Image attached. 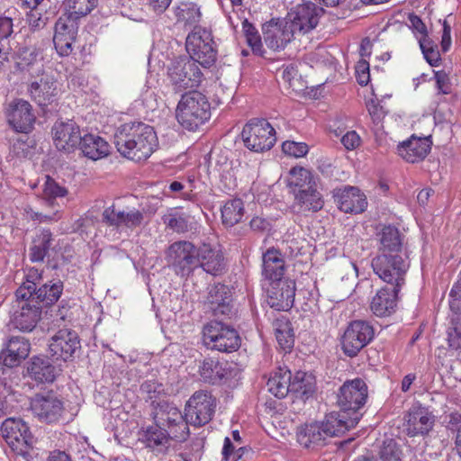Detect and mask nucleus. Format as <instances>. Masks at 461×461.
<instances>
[{
	"label": "nucleus",
	"instance_id": "f257e3e1",
	"mask_svg": "<svg viewBox=\"0 0 461 461\" xmlns=\"http://www.w3.org/2000/svg\"><path fill=\"white\" fill-rule=\"evenodd\" d=\"M113 139L118 152L135 162L148 159L158 145L153 127L141 122L122 124Z\"/></svg>",
	"mask_w": 461,
	"mask_h": 461
},
{
	"label": "nucleus",
	"instance_id": "f03ea898",
	"mask_svg": "<svg viewBox=\"0 0 461 461\" xmlns=\"http://www.w3.org/2000/svg\"><path fill=\"white\" fill-rule=\"evenodd\" d=\"M211 117V104L207 97L198 91L182 95L176 109L179 124L188 131H195Z\"/></svg>",
	"mask_w": 461,
	"mask_h": 461
},
{
	"label": "nucleus",
	"instance_id": "7ed1b4c3",
	"mask_svg": "<svg viewBox=\"0 0 461 461\" xmlns=\"http://www.w3.org/2000/svg\"><path fill=\"white\" fill-rule=\"evenodd\" d=\"M196 60L186 56L172 60L167 68V77L176 93L200 86L203 74Z\"/></svg>",
	"mask_w": 461,
	"mask_h": 461
},
{
	"label": "nucleus",
	"instance_id": "20e7f679",
	"mask_svg": "<svg viewBox=\"0 0 461 461\" xmlns=\"http://www.w3.org/2000/svg\"><path fill=\"white\" fill-rule=\"evenodd\" d=\"M152 416L155 423L169 430V435L175 440L185 441L188 438L189 428L185 414L183 415L174 403L167 401L153 402Z\"/></svg>",
	"mask_w": 461,
	"mask_h": 461
},
{
	"label": "nucleus",
	"instance_id": "39448f33",
	"mask_svg": "<svg viewBox=\"0 0 461 461\" xmlns=\"http://www.w3.org/2000/svg\"><path fill=\"white\" fill-rule=\"evenodd\" d=\"M203 340L206 348L221 352H233L240 346L238 331L221 321H211L204 325Z\"/></svg>",
	"mask_w": 461,
	"mask_h": 461
},
{
	"label": "nucleus",
	"instance_id": "423d86ee",
	"mask_svg": "<svg viewBox=\"0 0 461 461\" xmlns=\"http://www.w3.org/2000/svg\"><path fill=\"white\" fill-rule=\"evenodd\" d=\"M244 145L252 151L269 150L276 141V131L266 119L253 118L241 132Z\"/></svg>",
	"mask_w": 461,
	"mask_h": 461
},
{
	"label": "nucleus",
	"instance_id": "0eeeda50",
	"mask_svg": "<svg viewBox=\"0 0 461 461\" xmlns=\"http://www.w3.org/2000/svg\"><path fill=\"white\" fill-rule=\"evenodd\" d=\"M185 48L189 58L203 67H210L216 60L217 51L213 47L212 33L201 26H194L187 35Z\"/></svg>",
	"mask_w": 461,
	"mask_h": 461
},
{
	"label": "nucleus",
	"instance_id": "6e6552de",
	"mask_svg": "<svg viewBox=\"0 0 461 461\" xmlns=\"http://www.w3.org/2000/svg\"><path fill=\"white\" fill-rule=\"evenodd\" d=\"M374 272L391 285L401 287L409 263L402 254H378L372 260Z\"/></svg>",
	"mask_w": 461,
	"mask_h": 461
},
{
	"label": "nucleus",
	"instance_id": "1a4fd4ad",
	"mask_svg": "<svg viewBox=\"0 0 461 461\" xmlns=\"http://www.w3.org/2000/svg\"><path fill=\"white\" fill-rule=\"evenodd\" d=\"M374 338L375 330L368 321H353L348 323L341 337V349L346 356L354 357L357 356Z\"/></svg>",
	"mask_w": 461,
	"mask_h": 461
},
{
	"label": "nucleus",
	"instance_id": "9d476101",
	"mask_svg": "<svg viewBox=\"0 0 461 461\" xmlns=\"http://www.w3.org/2000/svg\"><path fill=\"white\" fill-rule=\"evenodd\" d=\"M368 397L367 385L361 378L346 381L339 388L337 403L339 407L350 416L360 414Z\"/></svg>",
	"mask_w": 461,
	"mask_h": 461
},
{
	"label": "nucleus",
	"instance_id": "9b49d317",
	"mask_svg": "<svg viewBox=\"0 0 461 461\" xmlns=\"http://www.w3.org/2000/svg\"><path fill=\"white\" fill-rule=\"evenodd\" d=\"M216 408V399L207 391L195 392L185 404L187 423L201 427L212 418Z\"/></svg>",
	"mask_w": 461,
	"mask_h": 461
},
{
	"label": "nucleus",
	"instance_id": "f8f14e48",
	"mask_svg": "<svg viewBox=\"0 0 461 461\" xmlns=\"http://www.w3.org/2000/svg\"><path fill=\"white\" fill-rule=\"evenodd\" d=\"M197 257L198 248L186 240L172 243L167 252L168 263L182 276L189 275L198 267Z\"/></svg>",
	"mask_w": 461,
	"mask_h": 461
},
{
	"label": "nucleus",
	"instance_id": "ddd939ff",
	"mask_svg": "<svg viewBox=\"0 0 461 461\" xmlns=\"http://www.w3.org/2000/svg\"><path fill=\"white\" fill-rule=\"evenodd\" d=\"M32 414L41 422H59L65 411L63 401L54 393H38L31 400Z\"/></svg>",
	"mask_w": 461,
	"mask_h": 461
},
{
	"label": "nucleus",
	"instance_id": "4468645a",
	"mask_svg": "<svg viewBox=\"0 0 461 461\" xmlns=\"http://www.w3.org/2000/svg\"><path fill=\"white\" fill-rule=\"evenodd\" d=\"M323 14L324 10L321 7L312 2H306L293 7L285 19L294 33L305 34L318 25Z\"/></svg>",
	"mask_w": 461,
	"mask_h": 461
},
{
	"label": "nucleus",
	"instance_id": "2eb2a0df",
	"mask_svg": "<svg viewBox=\"0 0 461 461\" xmlns=\"http://www.w3.org/2000/svg\"><path fill=\"white\" fill-rule=\"evenodd\" d=\"M8 124L16 131L29 133L34 128L36 115L32 104L23 99L10 102L5 112Z\"/></svg>",
	"mask_w": 461,
	"mask_h": 461
},
{
	"label": "nucleus",
	"instance_id": "dca6fc26",
	"mask_svg": "<svg viewBox=\"0 0 461 461\" xmlns=\"http://www.w3.org/2000/svg\"><path fill=\"white\" fill-rule=\"evenodd\" d=\"M78 22L79 19L66 12L56 22L53 42L60 56H68L72 52V44L78 31Z\"/></svg>",
	"mask_w": 461,
	"mask_h": 461
},
{
	"label": "nucleus",
	"instance_id": "f3484780",
	"mask_svg": "<svg viewBox=\"0 0 461 461\" xmlns=\"http://www.w3.org/2000/svg\"><path fill=\"white\" fill-rule=\"evenodd\" d=\"M208 309L216 318L230 319L235 314L231 289L223 284H216L208 289Z\"/></svg>",
	"mask_w": 461,
	"mask_h": 461
},
{
	"label": "nucleus",
	"instance_id": "a211bd4d",
	"mask_svg": "<svg viewBox=\"0 0 461 461\" xmlns=\"http://www.w3.org/2000/svg\"><path fill=\"white\" fill-rule=\"evenodd\" d=\"M49 348L51 356L56 359L71 360L80 349L78 335L68 329L59 330L52 336Z\"/></svg>",
	"mask_w": 461,
	"mask_h": 461
},
{
	"label": "nucleus",
	"instance_id": "6ab92c4d",
	"mask_svg": "<svg viewBox=\"0 0 461 461\" xmlns=\"http://www.w3.org/2000/svg\"><path fill=\"white\" fill-rule=\"evenodd\" d=\"M262 30L266 45L275 51L284 50L295 34L285 19H272Z\"/></svg>",
	"mask_w": 461,
	"mask_h": 461
},
{
	"label": "nucleus",
	"instance_id": "aec40b11",
	"mask_svg": "<svg viewBox=\"0 0 461 461\" xmlns=\"http://www.w3.org/2000/svg\"><path fill=\"white\" fill-rule=\"evenodd\" d=\"M51 132L56 148L68 153L74 151L82 139L79 126L71 120L57 121Z\"/></svg>",
	"mask_w": 461,
	"mask_h": 461
},
{
	"label": "nucleus",
	"instance_id": "412c9836",
	"mask_svg": "<svg viewBox=\"0 0 461 461\" xmlns=\"http://www.w3.org/2000/svg\"><path fill=\"white\" fill-rule=\"evenodd\" d=\"M59 92L58 83L54 77L45 73L32 80L28 86L31 98L42 107L55 102Z\"/></svg>",
	"mask_w": 461,
	"mask_h": 461
},
{
	"label": "nucleus",
	"instance_id": "4be33fe9",
	"mask_svg": "<svg viewBox=\"0 0 461 461\" xmlns=\"http://www.w3.org/2000/svg\"><path fill=\"white\" fill-rule=\"evenodd\" d=\"M272 283V287L268 290V304L277 311L290 310L294 302L295 282L282 279Z\"/></svg>",
	"mask_w": 461,
	"mask_h": 461
},
{
	"label": "nucleus",
	"instance_id": "5701e85b",
	"mask_svg": "<svg viewBox=\"0 0 461 461\" xmlns=\"http://www.w3.org/2000/svg\"><path fill=\"white\" fill-rule=\"evenodd\" d=\"M103 222L108 226L134 230L144 221V213L137 209L129 211L117 210L114 205L105 208L102 214Z\"/></svg>",
	"mask_w": 461,
	"mask_h": 461
},
{
	"label": "nucleus",
	"instance_id": "b1692460",
	"mask_svg": "<svg viewBox=\"0 0 461 461\" xmlns=\"http://www.w3.org/2000/svg\"><path fill=\"white\" fill-rule=\"evenodd\" d=\"M404 429L408 436L427 434L434 425V416L421 405H413L404 417Z\"/></svg>",
	"mask_w": 461,
	"mask_h": 461
},
{
	"label": "nucleus",
	"instance_id": "393cba45",
	"mask_svg": "<svg viewBox=\"0 0 461 461\" xmlns=\"http://www.w3.org/2000/svg\"><path fill=\"white\" fill-rule=\"evenodd\" d=\"M21 300L24 301V303L14 313L10 323L23 332H31L41 319V306L31 301V298Z\"/></svg>",
	"mask_w": 461,
	"mask_h": 461
},
{
	"label": "nucleus",
	"instance_id": "a878e982",
	"mask_svg": "<svg viewBox=\"0 0 461 461\" xmlns=\"http://www.w3.org/2000/svg\"><path fill=\"white\" fill-rule=\"evenodd\" d=\"M31 349L28 339L23 336H13L5 343L0 352V363L7 367L20 365L25 359Z\"/></svg>",
	"mask_w": 461,
	"mask_h": 461
},
{
	"label": "nucleus",
	"instance_id": "bb28decb",
	"mask_svg": "<svg viewBox=\"0 0 461 461\" xmlns=\"http://www.w3.org/2000/svg\"><path fill=\"white\" fill-rule=\"evenodd\" d=\"M334 198L339 209L345 213H360L367 206L366 195L355 186H347L344 189L335 190Z\"/></svg>",
	"mask_w": 461,
	"mask_h": 461
},
{
	"label": "nucleus",
	"instance_id": "cd10ccee",
	"mask_svg": "<svg viewBox=\"0 0 461 461\" xmlns=\"http://www.w3.org/2000/svg\"><path fill=\"white\" fill-rule=\"evenodd\" d=\"M361 416V414L350 416L340 409L339 411H331L326 414L321 423L327 436L331 438L344 434L346 431L354 428L360 420Z\"/></svg>",
	"mask_w": 461,
	"mask_h": 461
},
{
	"label": "nucleus",
	"instance_id": "c85d7f7f",
	"mask_svg": "<svg viewBox=\"0 0 461 461\" xmlns=\"http://www.w3.org/2000/svg\"><path fill=\"white\" fill-rule=\"evenodd\" d=\"M231 364L227 360L205 357L199 366L202 379L212 384H221L231 376Z\"/></svg>",
	"mask_w": 461,
	"mask_h": 461
},
{
	"label": "nucleus",
	"instance_id": "c756f323",
	"mask_svg": "<svg viewBox=\"0 0 461 461\" xmlns=\"http://www.w3.org/2000/svg\"><path fill=\"white\" fill-rule=\"evenodd\" d=\"M296 437L302 447L312 450L325 446L329 438L321 422L306 423L299 427Z\"/></svg>",
	"mask_w": 461,
	"mask_h": 461
},
{
	"label": "nucleus",
	"instance_id": "7c9ffc66",
	"mask_svg": "<svg viewBox=\"0 0 461 461\" xmlns=\"http://www.w3.org/2000/svg\"><path fill=\"white\" fill-rule=\"evenodd\" d=\"M431 149L429 138L411 136L397 147L398 154L408 163H417L423 160Z\"/></svg>",
	"mask_w": 461,
	"mask_h": 461
},
{
	"label": "nucleus",
	"instance_id": "2f4dec72",
	"mask_svg": "<svg viewBox=\"0 0 461 461\" xmlns=\"http://www.w3.org/2000/svg\"><path fill=\"white\" fill-rule=\"evenodd\" d=\"M400 289L401 287L391 285V287L385 286L378 290L370 303L372 312L378 317L393 313L396 307Z\"/></svg>",
	"mask_w": 461,
	"mask_h": 461
},
{
	"label": "nucleus",
	"instance_id": "473e14b6",
	"mask_svg": "<svg viewBox=\"0 0 461 461\" xmlns=\"http://www.w3.org/2000/svg\"><path fill=\"white\" fill-rule=\"evenodd\" d=\"M198 267L205 272L216 276L225 268L223 254L221 250L203 243L198 248Z\"/></svg>",
	"mask_w": 461,
	"mask_h": 461
},
{
	"label": "nucleus",
	"instance_id": "72a5a7b5",
	"mask_svg": "<svg viewBox=\"0 0 461 461\" xmlns=\"http://www.w3.org/2000/svg\"><path fill=\"white\" fill-rule=\"evenodd\" d=\"M30 376L40 383H52L59 370L46 357H33L27 367Z\"/></svg>",
	"mask_w": 461,
	"mask_h": 461
},
{
	"label": "nucleus",
	"instance_id": "f704fd0d",
	"mask_svg": "<svg viewBox=\"0 0 461 461\" xmlns=\"http://www.w3.org/2000/svg\"><path fill=\"white\" fill-rule=\"evenodd\" d=\"M378 254H402L403 248L402 235L392 225L384 226L378 234Z\"/></svg>",
	"mask_w": 461,
	"mask_h": 461
},
{
	"label": "nucleus",
	"instance_id": "c9c22d12",
	"mask_svg": "<svg viewBox=\"0 0 461 461\" xmlns=\"http://www.w3.org/2000/svg\"><path fill=\"white\" fill-rule=\"evenodd\" d=\"M285 273V261L279 250L271 248L263 254L264 277L271 282L282 280Z\"/></svg>",
	"mask_w": 461,
	"mask_h": 461
},
{
	"label": "nucleus",
	"instance_id": "e433bc0d",
	"mask_svg": "<svg viewBox=\"0 0 461 461\" xmlns=\"http://www.w3.org/2000/svg\"><path fill=\"white\" fill-rule=\"evenodd\" d=\"M79 149L85 157L97 160L110 153V145L102 137L91 133L82 136Z\"/></svg>",
	"mask_w": 461,
	"mask_h": 461
},
{
	"label": "nucleus",
	"instance_id": "4c0bfd02",
	"mask_svg": "<svg viewBox=\"0 0 461 461\" xmlns=\"http://www.w3.org/2000/svg\"><path fill=\"white\" fill-rule=\"evenodd\" d=\"M162 221L167 229L178 234L193 230L194 218L176 209L169 210L162 216Z\"/></svg>",
	"mask_w": 461,
	"mask_h": 461
},
{
	"label": "nucleus",
	"instance_id": "58836bf2",
	"mask_svg": "<svg viewBox=\"0 0 461 461\" xmlns=\"http://www.w3.org/2000/svg\"><path fill=\"white\" fill-rule=\"evenodd\" d=\"M292 373L286 368L279 367L268 379L267 390L276 397L282 399L291 393Z\"/></svg>",
	"mask_w": 461,
	"mask_h": 461
},
{
	"label": "nucleus",
	"instance_id": "ea45409f",
	"mask_svg": "<svg viewBox=\"0 0 461 461\" xmlns=\"http://www.w3.org/2000/svg\"><path fill=\"white\" fill-rule=\"evenodd\" d=\"M169 434V430L164 429V428L155 423V425L149 426L146 429L143 439L148 447H150L158 453H165L167 449L169 441L173 439L172 436Z\"/></svg>",
	"mask_w": 461,
	"mask_h": 461
},
{
	"label": "nucleus",
	"instance_id": "a19ab883",
	"mask_svg": "<svg viewBox=\"0 0 461 461\" xmlns=\"http://www.w3.org/2000/svg\"><path fill=\"white\" fill-rule=\"evenodd\" d=\"M63 291V283L60 280L50 281L37 288L32 294L31 301L37 304L42 303L46 306L54 304L60 297Z\"/></svg>",
	"mask_w": 461,
	"mask_h": 461
},
{
	"label": "nucleus",
	"instance_id": "79ce46f5",
	"mask_svg": "<svg viewBox=\"0 0 461 461\" xmlns=\"http://www.w3.org/2000/svg\"><path fill=\"white\" fill-rule=\"evenodd\" d=\"M53 235L50 230H42L33 240L30 248V259L32 262H42L45 257H50L52 250Z\"/></svg>",
	"mask_w": 461,
	"mask_h": 461
},
{
	"label": "nucleus",
	"instance_id": "37998d69",
	"mask_svg": "<svg viewBox=\"0 0 461 461\" xmlns=\"http://www.w3.org/2000/svg\"><path fill=\"white\" fill-rule=\"evenodd\" d=\"M287 182L294 194L317 186L312 172L303 167H293L290 170Z\"/></svg>",
	"mask_w": 461,
	"mask_h": 461
},
{
	"label": "nucleus",
	"instance_id": "c03bdc74",
	"mask_svg": "<svg viewBox=\"0 0 461 461\" xmlns=\"http://www.w3.org/2000/svg\"><path fill=\"white\" fill-rule=\"evenodd\" d=\"M294 200L300 212H318L324 204L321 194L317 191V186L308 191L296 193Z\"/></svg>",
	"mask_w": 461,
	"mask_h": 461
},
{
	"label": "nucleus",
	"instance_id": "a18cd8bd",
	"mask_svg": "<svg viewBox=\"0 0 461 461\" xmlns=\"http://www.w3.org/2000/svg\"><path fill=\"white\" fill-rule=\"evenodd\" d=\"M315 382L312 375L298 371L292 375L291 393L296 397L308 398L314 392Z\"/></svg>",
	"mask_w": 461,
	"mask_h": 461
},
{
	"label": "nucleus",
	"instance_id": "49530a36",
	"mask_svg": "<svg viewBox=\"0 0 461 461\" xmlns=\"http://www.w3.org/2000/svg\"><path fill=\"white\" fill-rule=\"evenodd\" d=\"M222 223L227 227H232L239 223L245 212L244 203L241 199L227 201L221 209Z\"/></svg>",
	"mask_w": 461,
	"mask_h": 461
},
{
	"label": "nucleus",
	"instance_id": "de8ad7c7",
	"mask_svg": "<svg viewBox=\"0 0 461 461\" xmlns=\"http://www.w3.org/2000/svg\"><path fill=\"white\" fill-rule=\"evenodd\" d=\"M176 22L185 27L189 26L194 28L199 26L201 20L200 8L194 3H181L175 10Z\"/></svg>",
	"mask_w": 461,
	"mask_h": 461
},
{
	"label": "nucleus",
	"instance_id": "09e8293b",
	"mask_svg": "<svg viewBox=\"0 0 461 461\" xmlns=\"http://www.w3.org/2000/svg\"><path fill=\"white\" fill-rule=\"evenodd\" d=\"M275 335L280 347L286 350L294 345V330L290 321L286 317H281L273 322Z\"/></svg>",
	"mask_w": 461,
	"mask_h": 461
},
{
	"label": "nucleus",
	"instance_id": "8fccbe9b",
	"mask_svg": "<svg viewBox=\"0 0 461 461\" xmlns=\"http://www.w3.org/2000/svg\"><path fill=\"white\" fill-rule=\"evenodd\" d=\"M42 278V272L35 267L28 269L25 282L16 290L17 299H29L37 290V282Z\"/></svg>",
	"mask_w": 461,
	"mask_h": 461
},
{
	"label": "nucleus",
	"instance_id": "3c124183",
	"mask_svg": "<svg viewBox=\"0 0 461 461\" xmlns=\"http://www.w3.org/2000/svg\"><path fill=\"white\" fill-rule=\"evenodd\" d=\"M66 13L81 19L90 14L98 5V0H65Z\"/></svg>",
	"mask_w": 461,
	"mask_h": 461
},
{
	"label": "nucleus",
	"instance_id": "603ef678",
	"mask_svg": "<svg viewBox=\"0 0 461 461\" xmlns=\"http://www.w3.org/2000/svg\"><path fill=\"white\" fill-rule=\"evenodd\" d=\"M6 443L16 455L25 456L32 447L33 438L28 429L25 432L20 431L14 438H9Z\"/></svg>",
	"mask_w": 461,
	"mask_h": 461
},
{
	"label": "nucleus",
	"instance_id": "864d4df0",
	"mask_svg": "<svg viewBox=\"0 0 461 461\" xmlns=\"http://www.w3.org/2000/svg\"><path fill=\"white\" fill-rule=\"evenodd\" d=\"M242 30L244 32L246 41L251 48L253 53L262 56L263 44L257 29L247 19L242 22Z\"/></svg>",
	"mask_w": 461,
	"mask_h": 461
},
{
	"label": "nucleus",
	"instance_id": "5fc2aeb1",
	"mask_svg": "<svg viewBox=\"0 0 461 461\" xmlns=\"http://www.w3.org/2000/svg\"><path fill=\"white\" fill-rule=\"evenodd\" d=\"M68 194V190L60 186L53 178L47 176L42 189L43 198L52 204V201L58 197H64Z\"/></svg>",
	"mask_w": 461,
	"mask_h": 461
},
{
	"label": "nucleus",
	"instance_id": "6e6d98bb",
	"mask_svg": "<svg viewBox=\"0 0 461 461\" xmlns=\"http://www.w3.org/2000/svg\"><path fill=\"white\" fill-rule=\"evenodd\" d=\"M28 429V426L22 420L14 418L6 419L1 426L2 436L5 442L9 440V438H14V435L20 431L25 432Z\"/></svg>",
	"mask_w": 461,
	"mask_h": 461
},
{
	"label": "nucleus",
	"instance_id": "4d7b16f0",
	"mask_svg": "<svg viewBox=\"0 0 461 461\" xmlns=\"http://www.w3.org/2000/svg\"><path fill=\"white\" fill-rule=\"evenodd\" d=\"M402 450L393 439L384 441L380 450V461H402Z\"/></svg>",
	"mask_w": 461,
	"mask_h": 461
},
{
	"label": "nucleus",
	"instance_id": "13d9d810",
	"mask_svg": "<svg viewBox=\"0 0 461 461\" xmlns=\"http://www.w3.org/2000/svg\"><path fill=\"white\" fill-rule=\"evenodd\" d=\"M419 43L424 58L428 63L432 67L438 66L440 61V54L438 50L432 45L430 39L429 37H420Z\"/></svg>",
	"mask_w": 461,
	"mask_h": 461
},
{
	"label": "nucleus",
	"instance_id": "bf43d9fd",
	"mask_svg": "<svg viewBox=\"0 0 461 461\" xmlns=\"http://www.w3.org/2000/svg\"><path fill=\"white\" fill-rule=\"evenodd\" d=\"M282 150L291 157L303 158L308 153L309 149L304 142L286 140L282 144Z\"/></svg>",
	"mask_w": 461,
	"mask_h": 461
},
{
	"label": "nucleus",
	"instance_id": "052dcab7",
	"mask_svg": "<svg viewBox=\"0 0 461 461\" xmlns=\"http://www.w3.org/2000/svg\"><path fill=\"white\" fill-rule=\"evenodd\" d=\"M449 307L455 313L461 312V278L454 284L450 290Z\"/></svg>",
	"mask_w": 461,
	"mask_h": 461
},
{
	"label": "nucleus",
	"instance_id": "680f3d73",
	"mask_svg": "<svg viewBox=\"0 0 461 461\" xmlns=\"http://www.w3.org/2000/svg\"><path fill=\"white\" fill-rule=\"evenodd\" d=\"M356 76L359 85L366 86L370 80L369 63L366 59H360L356 65Z\"/></svg>",
	"mask_w": 461,
	"mask_h": 461
},
{
	"label": "nucleus",
	"instance_id": "e2e57ef3",
	"mask_svg": "<svg viewBox=\"0 0 461 461\" xmlns=\"http://www.w3.org/2000/svg\"><path fill=\"white\" fill-rule=\"evenodd\" d=\"M366 109L375 122H379L384 115V111L378 100L371 99L366 103Z\"/></svg>",
	"mask_w": 461,
	"mask_h": 461
},
{
	"label": "nucleus",
	"instance_id": "0e129e2a",
	"mask_svg": "<svg viewBox=\"0 0 461 461\" xmlns=\"http://www.w3.org/2000/svg\"><path fill=\"white\" fill-rule=\"evenodd\" d=\"M341 143L347 149L352 150L360 145V137L355 131H349L341 137Z\"/></svg>",
	"mask_w": 461,
	"mask_h": 461
},
{
	"label": "nucleus",
	"instance_id": "69168bd1",
	"mask_svg": "<svg viewBox=\"0 0 461 461\" xmlns=\"http://www.w3.org/2000/svg\"><path fill=\"white\" fill-rule=\"evenodd\" d=\"M18 55H19V59H21V62L19 63V65H21L23 67L29 66L32 63H33L36 60V57H37L35 49L28 48V47L20 49Z\"/></svg>",
	"mask_w": 461,
	"mask_h": 461
},
{
	"label": "nucleus",
	"instance_id": "338daca9",
	"mask_svg": "<svg viewBox=\"0 0 461 461\" xmlns=\"http://www.w3.org/2000/svg\"><path fill=\"white\" fill-rule=\"evenodd\" d=\"M447 418H448L447 429L456 432L455 440H458L461 435V413L451 412Z\"/></svg>",
	"mask_w": 461,
	"mask_h": 461
},
{
	"label": "nucleus",
	"instance_id": "774afa93",
	"mask_svg": "<svg viewBox=\"0 0 461 461\" xmlns=\"http://www.w3.org/2000/svg\"><path fill=\"white\" fill-rule=\"evenodd\" d=\"M447 340L451 348L458 349L461 348V323L448 331Z\"/></svg>",
	"mask_w": 461,
	"mask_h": 461
}]
</instances>
